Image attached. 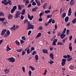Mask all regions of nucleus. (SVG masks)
Wrapping results in <instances>:
<instances>
[{
    "mask_svg": "<svg viewBox=\"0 0 76 76\" xmlns=\"http://www.w3.org/2000/svg\"><path fill=\"white\" fill-rule=\"evenodd\" d=\"M63 58H67V56L66 55H64L63 56Z\"/></svg>",
    "mask_w": 76,
    "mask_h": 76,
    "instance_id": "obj_56",
    "label": "nucleus"
},
{
    "mask_svg": "<svg viewBox=\"0 0 76 76\" xmlns=\"http://www.w3.org/2000/svg\"><path fill=\"white\" fill-rule=\"evenodd\" d=\"M70 30H69L67 29L66 30V35H69V33H70Z\"/></svg>",
    "mask_w": 76,
    "mask_h": 76,
    "instance_id": "obj_38",
    "label": "nucleus"
},
{
    "mask_svg": "<svg viewBox=\"0 0 76 76\" xmlns=\"http://www.w3.org/2000/svg\"><path fill=\"white\" fill-rule=\"evenodd\" d=\"M76 22V18L74 19L72 21V23L75 24Z\"/></svg>",
    "mask_w": 76,
    "mask_h": 76,
    "instance_id": "obj_25",
    "label": "nucleus"
},
{
    "mask_svg": "<svg viewBox=\"0 0 76 76\" xmlns=\"http://www.w3.org/2000/svg\"><path fill=\"white\" fill-rule=\"evenodd\" d=\"M31 71L30 70H29L28 72V74L29 75L31 76Z\"/></svg>",
    "mask_w": 76,
    "mask_h": 76,
    "instance_id": "obj_52",
    "label": "nucleus"
},
{
    "mask_svg": "<svg viewBox=\"0 0 76 76\" xmlns=\"http://www.w3.org/2000/svg\"><path fill=\"white\" fill-rule=\"evenodd\" d=\"M39 22H41V21L42 20V19L41 18H40L39 19Z\"/></svg>",
    "mask_w": 76,
    "mask_h": 76,
    "instance_id": "obj_59",
    "label": "nucleus"
},
{
    "mask_svg": "<svg viewBox=\"0 0 76 76\" xmlns=\"http://www.w3.org/2000/svg\"><path fill=\"white\" fill-rule=\"evenodd\" d=\"M35 60H38V55H36L35 56Z\"/></svg>",
    "mask_w": 76,
    "mask_h": 76,
    "instance_id": "obj_30",
    "label": "nucleus"
},
{
    "mask_svg": "<svg viewBox=\"0 0 76 76\" xmlns=\"http://www.w3.org/2000/svg\"><path fill=\"white\" fill-rule=\"evenodd\" d=\"M52 15H47V18H51V16H52Z\"/></svg>",
    "mask_w": 76,
    "mask_h": 76,
    "instance_id": "obj_46",
    "label": "nucleus"
},
{
    "mask_svg": "<svg viewBox=\"0 0 76 76\" xmlns=\"http://www.w3.org/2000/svg\"><path fill=\"white\" fill-rule=\"evenodd\" d=\"M36 3H37V6H41V2L39 1H37L36 2Z\"/></svg>",
    "mask_w": 76,
    "mask_h": 76,
    "instance_id": "obj_24",
    "label": "nucleus"
},
{
    "mask_svg": "<svg viewBox=\"0 0 76 76\" xmlns=\"http://www.w3.org/2000/svg\"><path fill=\"white\" fill-rule=\"evenodd\" d=\"M20 15V12L19 11H17L16 14L15 15V18H17L18 17V16H19Z\"/></svg>",
    "mask_w": 76,
    "mask_h": 76,
    "instance_id": "obj_6",
    "label": "nucleus"
},
{
    "mask_svg": "<svg viewBox=\"0 0 76 76\" xmlns=\"http://www.w3.org/2000/svg\"><path fill=\"white\" fill-rule=\"evenodd\" d=\"M25 53H26L25 52L24 50H23L22 51V56H24V55H25Z\"/></svg>",
    "mask_w": 76,
    "mask_h": 76,
    "instance_id": "obj_41",
    "label": "nucleus"
},
{
    "mask_svg": "<svg viewBox=\"0 0 76 76\" xmlns=\"http://www.w3.org/2000/svg\"><path fill=\"white\" fill-rule=\"evenodd\" d=\"M12 50V49L10 48H8L6 50V51H9V50Z\"/></svg>",
    "mask_w": 76,
    "mask_h": 76,
    "instance_id": "obj_57",
    "label": "nucleus"
},
{
    "mask_svg": "<svg viewBox=\"0 0 76 76\" xmlns=\"http://www.w3.org/2000/svg\"><path fill=\"white\" fill-rule=\"evenodd\" d=\"M22 48H21L19 49H17V50L16 51H18V53H20L22 51Z\"/></svg>",
    "mask_w": 76,
    "mask_h": 76,
    "instance_id": "obj_23",
    "label": "nucleus"
},
{
    "mask_svg": "<svg viewBox=\"0 0 76 76\" xmlns=\"http://www.w3.org/2000/svg\"><path fill=\"white\" fill-rule=\"evenodd\" d=\"M31 6L32 5H31V4H29L28 6V7H31Z\"/></svg>",
    "mask_w": 76,
    "mask_h": 76,
    "instance_id": "obj_60",
    "label": "nucleus"
},
{
    "mask_svg": "<svg viewBox=\"0 0 76 76\" xmlns=\"http://www.w3.org/2000/svg\"><path fill=\"white\" fill-rule=\"evenodd\" d=\"M45 13H46V14H47L48 13H50V10H46L45 11Z\"/></svg>",
    "mask_w": 76,
    "mask_h": 76,
    "instance_id": "obj_29",
    "label": "nucleus"
},
{
    "mask_svg": "<svg viewBox=\"0 0 76 76\" xmlns=\"http://www.w3.org/2000/svg\"><path fill=\"white\" fill-rule=\"evenodd\" d=\"M7 1V0H4L2 1L1 3H3V4H4V5H7V4H8V1Z\"/></svg>",
    "mask_w": 76,
    "mask_h": 76,
    "instance_id": "obj_9",
    "label": "nucleus"
},
{
    "mask_svg": "<svg viewBox=\"0 0 76 76\" xmlns=\"http://www.w3.org/2000/svg\"><path fill=\"white\" fill-rule=\"evenodd\" d=\"M24 18V16H23V15H21L20 19H21L23 20V19Z\"/></svg>",
    "mask_w": 76,
    "mask_h": 76,
    "instance_id": "obj_43",
    "label": "nucleus"
},
{
    "mask_svg": "<svg viewBox=\"0 0 76 76\" xmlns=\"http://www.w3.org/2000/svg\"><path fill=\"white\" fill-rule=\"evenodd\" d=\"M21 39L23 40H24L25 41V40H26V37H25V36H23L21 37Z\"/></svg>",
    "mask_w": 76,
    "mask_h": 76,
    "instance_id": "obj_31",
    "label": "nucleus"
},
{
    "mask_svg": "<svg viewBox=\"0 0 76 76\" xmlns=\"http://www.w3.org/2000/svg\"><path fill=\"white\" fill-rule=\"evenodd\" d=\"M13 18V15L11 14H10L8 15V19H12Z\"/></svg>",
    "mask_w": 76,
    "mask_h": 76,
    "instance_id": "obj_12",
    "label": "nucleus"
},
{
    "mask_svg": "<svg viewBox=\"0 0 76 76\" xmlns=\"http://www.w3.org/2000/svg\"><path fill=\"white\" fill-rule=\"evenodd\" d=\"M28 18L30 20H32V19L34 18V16L31 15V16L30 15H28Z\"/></svg>",
    "mask_w": 76,
    "mask_h": 76,
    "instance_id": "obj_8",
    "label": "nucleus"
},
{
    "mask_svg": "<svg viewBox=\"0 0 76 76\" xmlns=\"http://www.w3.org/2000/svg\"><path fill=\"white\" fill-rule=\"evenodd\" d=\"M58 28L57 25V24H55V29H57Z\"/></svg>",
    "mask_w": 76,
    "mask_h": 76,
    "instance_id": "obj_54",
    "label": "nucleus"
},
{
    "mask_svg": "<svg viewBox=\"0 0 76 76\" xmlns=\"http://www.w3.org/2000/svg\"><path fill=\"white\" fill-rule=\"evenodd\" d=\"M51 5H50L49 6L48 9L49 10H51Z\"/></svg>",
    "mask_w": 76,
    "mask_h": 76,
    "instance_id": "obj_61",
    "label": "nucleus"
},
{
    "mask_svg": "<svg viewBox=\"0 0 76 76\" xmlns=\"http://www.w3.org/2000/svg\"><path fill=\"white\" fill-rule=\"evenodd\" d=\"M73 68H74V66H71L69 67L70 69H71V70H73Z\"/></svg>",
    "mask_w": 76,
    "mask_h": 76,
    "instance_id": "obj_42",
    "label": "nucleus"
},
{
    "mask_svg": "<svg viewBox=\"0 0 76 76\" xmlns=\"http://www.w3.org/2000/svg\"><path fill=\"white\" fill-rule=\"evenodd\" d=\"M66 59L63 58L62 59L61 62L62 66H64V65L66 64Z\"/></svg>",
    "mask_w": 76,
    "mask_h": 76,
    "instance_id": "obj_5",
    "label": "nucleus"
},
{
    "mask_svg": "<svg viewBox=\"0 0 76 76\" xmlns=\"http://www.w3.org/2000/svg\"><path fill=\"white\" fill-rule=\"evenodd\" d=\"M66 14L65 12L62 14L61 15V16L62 18H65V17H66Z\"/></svg>",
    "mask_w": 76,
    "mask_h": 76,
    "instance_id": "obj_14",
    "label": "nucleus"
},
{
    "mask_svg": "<svg viewBox=\"0 0 76 76\" xmlns=\"http://www.w3.org/2000/svg\"><path fill=\"white\" fill-rule=\"evenodd\" d=\"M15 42L16 44L17 45H20V42H18V40H16L15 41Z\"/></svg>",
    "mask_w": 76,
    "mask_h": 76,
    "instance_id": "obj_22",
    "label": "nucleus"
},
{
    "mask_svg": "<svg viewBox=\"0 0 76 76\" xmlns=\"http://www.w3.org/2000/svg\"><path fill=\"white\" fill-rule=\"evenodd\" d=\"M64 20L65 22H67L69 20V17L66 16L65 18L64 19Z\"/></svg>",
    "mask_w": 76,
    "mask_h": 76,
    "instance_id": "obj_21",
    "label": "nucleus"
},
{
    "mask_svg": "<svg viewBox=\"0 0 76 76\" xmlns=\"http://www.w3.org/2000/svg\"><path fill=\"white\" fill-rule=\"evenodd\" d=\"M67 57H68V58H70V57H71V56H70V55H67Z\"/></svg>",
    "mask_w": 76,
    "mask_h": 76,
    "instance_id": "obj_63",
    "label": "nucleus"
},
{
    "mask_svg": "<svg viewBox=\"0 0 76 76\" xmlns=\"http://www.w3.org/2000/svg\"><path fill=\"white\" fill-rule=\"evenodd\" d=\"M8 4H9V5H12V3H11V1H8Z\"/></svg>",
    "mask_w": 76,
    "mask_h": 76,
    "instance_id": "obj_51",
    "label": "nucleus"
},
{
    "mask_svg": "<svg viewBox=\"0 0 76 76\" xmlns=\"http://www.w3.org/2000/svg\"><path fill=\"white\" fill-rule=\"evenodd\" d=\"M68 13H72V8H71L70 7L69 8Z\"/></svg>",
    "mask_w": 76,
    "mask_h": 76,
    "instance_id": "obj_33",
    "label": "nucleus"
},
{
    "mask_svg": "<svg viewBox=\"0 0 76 76\" xmlns=\"http://www.w3.org/2000/svg\"><path fill=\"white\" fill-rule=\"evenodd\" d=\"M12 9H13L14 10H16L17 9V6H14Z\"/></svg>",
    "mask_w": 76,
    "mask_h": 76,
    "instance_id": "obj_34",
    "label": "nucleus"
},
{
    "mask_svg": "<svg viewBox=\"0 0 76 76\" xmlns=\"http://www.w3.org/2000/svg\"><path fill=\"white\" fill-rule=\"evenodd\" d=\"M66 34H61V39H63L65 37H66Z\"/></svg>",
    "mask_w": 76,
    "mask_h": 76,
    "instance_id": "obj_16",
    "label": "nucleus"
},
{
    "mask_svg": "<svg viewBox=\"0 0 76 76\" xmlns=\"http://www.w3.org/2000/svg\"><path fill=\"white\" fill-rule=\"evenodd\" d=\"M75 3V0H71L70 2V5H73Z\"/></svg>",
    "mask_w": 76,
    "mask_h": 76,
    "instance_id": "obj_15",
    "label": "nucleus"
},
{
    "mask_svg": "<svg viewBox=\"0 0 76 76\" xmlns=\"http://www.w3.org/2000/svg\"><path fill=\"white\" fill-rule=\"evenodd\" d=\"M36 54V51H34L32 53V55H34V54Z\"/></svg>",
    "mask_w": 76,
    "mask_h": 76,
    "instance_id": "obj_55",
    "label": "nucleus"
},
{
    "mask_svg": "<svg viewBox=\"0 0 76 76\" xmlns=\"http://www.w3.org/2000/svg\"><path fill=\"white\" fill-rule=\"evenodd\" d=\"M32 5H33V6H35L37 5V4L36 2H33L32 3Z\"/></svg>",
    "mask_w": 76,
    "mask_h": 76,
    "instance_id": "obj_45",
    "label": "nucleus"
},
{
    "mask_svg": "<svg viewBox=\"0 0 76 76\" xmlns=\"http://www.w3.org/2000/svg\"><path fill=\"white\" fill-rule=\"evenodd\" d=\"M20 44H23V43H24V41H23V40L22 39H21V40H20Z\"/></svg>",
    "mask_w": 76,
    "mask_h": 76,
    "instance_id": "obj_47",
    "label": "nucleus"
},
{
    "mask_svg": "<svg viewBox=\"0 0 76 76\" xmlns=\"http://www.w3.org/2000/svg\"><path fill=\"white\" fill-rule=\"evenodd\" d=\"M57 42V39H55L53 41L52 45H56V43Z\"/></svg>",
    "mask_w": 76,
    "mask_h": 76,
    "instance_id": "obj_7",
    "label": "nucleus"
},
{
    "mask_svg": "<svg viewBox=\"0 0 76 76\" xmlns=\"http://www.w3.org/2000/svg\"><path fill=\"white\" fill-rule=\"evenodd\" d=\"M58 45H63V42H58L57 43Z\"/></svg>",
    "mask_w": 76,
    "mask_h": 76,
    "instance_id": "obj_39",
    "label": "nucleus"
},
{
    "mask_svg": "<svg viewBox=\"0 0 76 76\" xmlns=\"http://www.w3.org/2000/svg\"><path fill=\"white\" fill-rule=\"evenodd\" d=\"M28 23V24H29V23H30L28 21V19H26V20H24V24H25V23Z\"/></svg>",
    "mask_w": 76,
    "mask_h": 76,
    "instance_id": "obj_17",
    "label": "nucleus"
},
{
    "mask_svg": "<svg viewBox=\"0 0 76 76\" xmlns=\"http://www.w3.org/2000/svg\"><path fill=\"white\" fill-rule=\"evenodd\" d=\"M70 25V22H68L66 24V26H69Z\"/></svg>",
    "mask_w": 76,
    "mask_h": 76,
    "instance_id": "obj_53",
    "label": "nucleus"
},
{
    "mask_svg": "<svg viewBox=\"0 0 76 76\" xmlns=\"http://www.w3.org/2000/svg\"><path fill=\"white\" fill-rule=\"evenodd\" d=\"M6 31H7L6 32L7 33H5ZM10 33L9 30L7 31L6 29H3L1 33V35L3 36L4 35V34H5L4 36V38H5V37H8V36L10 35Z\"/></svg>",
    "mask_w": 76,
    "mask_h": 76,
    "instance_id": "obj_1",
    "label": "nucleus"
},
{
    "mask_svg": "<svg viewBox=\"0 0 76 76\" xmlns=\"http://www.w3.org/2000/svg\"><path fill=\"white\" fill-rule=\"evenodd\" d=\"M72 39V36H71L69 37V41H70V40H71Z\"/></svg>",
    "mask_w": 76,
    "mask_h": 76,
    "instance_id": "obj_62",
    "label": "nucleus"
},
{
    "mask_svg": "<svg viewBox=\"0 0 76 76\" xmlns=\"http://www.w3.org/2000/svg\"><path fill=\"white\" fill-rule=\"evenodd\" d=\"M5 19V18H0V21H1V22H3V20H4Z\"/></svg>",
    "mask_w": 76,
    "mask_h": 76,
    "instance_id": "obj_37",
    "label": "nucleus"
},
{
    "mask_svg": "<svg viewBox=\"0 0 76 76\" xmlns=\"http://www.w3.org/2000/svg\"><path fill=\"white\" fill-rule=\"evenodd\" d=\"M38 8V7H35L34 8L32 9V12H35L37 10V9Z\"/></svg>",
    "mask_w": 76,
    "mask_h": 76,
    "instance_id": "obj_19",
    "label": "nucleus"
},
{
    "mask_svg": "<svg viewBox=\"0 0 76 76\" xmlns=\"http://www.w3.org/2000/svg\"><path fill=\"white\" fill-rule=\"evenodd\" d=\"M4 15L3 12H0V16H4Z\"/></svg>",
    "mask_w": 76,
    "mask_h": 76,
    "instance_id": "obj_26",
    "label": "nucleus"
},
{
    "mask_svg": "<svg viewBox=\"0 0 76 76\" xmlns=\"http://www.w3.org/2000/svg\"><path fill=\"white\" fill-rule=\"evenodd\" d=\"M25 10L23 9L22 10L21 14L23 15H25Z\"/></svg>",
    "mask_w": 76,
    "mask_h": 76,
    "instance_id": "obj_18",
    "label": "nucleus"
},
{
    "mask_svg": "<svg viewBox=\"0 0 76 76\" xmlns=\"http://www.w3.org/2000/svg\"><path fill=\"white\" fill-rule=\"evenodd\" d=\"M28 27L27 28V30H29L30 29H33L34 28V25L31 24V23H29L28 24Z\"/></svg>",
    "mask_w": 76,
    "mask_h": 76,
    "instance_id": "obj_2",
    "label": "nucleus"
},
{
    "mask_svg": "<svg viewBox=\"0 0 76 76\" xmlns=\"http://www.w3.org/2000/svg\"><path fill=\"white\" fill-rule=\"evenodd\" d=\"M18 28H19V26H16L15 28V25H14L13 26L10 28V29L11 31H12V30L15 31L16 29H18Z\"/></svg>",
    "mask_w": 76,
    "mask_h": 76,
    "instance_id": "obj_4",
    "label": "nucleus"
},
{
    "mask_svg": "<svg viewBox=\"0 0 76 76\" xmlns=\"http://www.w3.org/2000/svg\"><path fill=\"white\" fill-rule=\"evenodd\" d=\"M8 60L10 62H11V63H14L15 61V60L13 57L9 58Z\"/></svg>",
    "mask_w": 76,
    "mask_h": 76,
    "instance_id": "obj_3",
    "label": "nucleus"
},
{
    "mask_svg": "<svg viewBox=\"0 0 76 76\" xmlns=\"http://www.w3.org/2000/svg\"><path fill=\"white\" fill-rule=\"evenodd\" d=\"M52 22V23H55V20H53Z\"/></svg>",
    "mask_w": 76,
    "mask_h": 76,
    "instance_id": "obj_64",
    "label": "nucleus"
},
{
    "mask_svg": "<svg viewBox=\"0 0 76 76\" xmlns=\"http://www.w3.org/2000/svg\"><path fill=\"white\" fill-rule=\"evenodd\" d=\"M48 63L50 64H52L53 63H54V61H53L50 60V62H48Z\"/></svg>",
    "mask_w": 76,
    "mask_h": 76,
    "instance_id": "obj_40",
    "label": "nucleus"
},
{
    "mask_svg": "<svg viewBox=\"0 0 76 76\" xmlns=\"http://www.w3.org/2000/svg\"><path fill=\"white\" fill-rule=\"evenodd\" d=\"M44 14V11H41V12L39 14V16L40 17V18H41V16L43 15Z\"/></svg>",
    "mask_w": 76,
    "mask_h": 76,
    "instance_id": "obj_11",
    "label": "nucleus"
},
{
    "mask_svg": "<svg viewBox=\"0 0 76 76\" xmlns=\"http://www.w3.org/2000/svg\"><path fill=\"white\" fill-rule=\"evenodd\" d=\"M22 69L23 72H25V67H23L22 68Z\"/></svg>",
    "mask_w": 76,
    "mask_h": 76,
    "instance_id": "obj_48",
    "label": "nucleus"
},
{
    "mask_svg": "<svg viewBox=\"0 0 76 76\" xmlns=\"http://www.w3.org/2000/svg\"><path fill=\"white\" fill-rule=\"evenodd\" d=\"M15 11V10L12 8V9L11 10V13H13V12H14Z\"/></svg>",
    "mask_w": 76,
    "mask_h": 76,
    "instance_id": "obj_44",
    "label": "nucleus"
},
{
    "mask_svg": "<svg viewBox=\"0 0 76 76\" xmlns=\"http://www.w3.org/2000/svg\"><path fill=\"white\" fill-rule=\"evenodd\" d=\"M18 10H22V7H21V5H18Z\"/></svg>",
    "mask_w": 76,
    "mask_h": 76,
    "instance_id": "obj_32",
    "label": "nucleus"
},
{
    "mask_svg": "<svg viewBox=\"0 0 76 76\" xmlns=\"http://www.w3.org/2000/svg\"><path fill=\"white\" fill-rule=\"evenodd\" d=\"M41 36V33H38L37 36L36 37V38H38Z\"/></svg>",
    "mask_w": 76,
    "mask_h": 76,
    "instance_id": "obj_20",
    "label": "nucleus"
},
{
    "mask_svg": "<svg viewBox=\"0 0 76 76\" xmlns=\"http://www.w3.org/2000/svg\"><path fill=\"white\" fill-rule=\"evenodd\" d=\"M72 60V58L70 57L67 59V61L70 62V61H71V60Z\"/></svg>",
    "mask_w": 76,
    "mask_h": 76,
    "instance_id": "obj_36",
    "label": "nucleus"
},
{
    "mask_svg": "<svg viewBox=\"0 0 76 76\" xmlns=\"http://www.w3.org/2000/svg\"><path fill=\"white\" fill-rule=\"evenodd\" d=\"M50 58L52 59V60H54V54L51 53L50 54Z\"/></svg>",
    "mask_w": 76,
    "mask_h": 76,
    "instance_id": "obj_13",
    "label": "nucleus"
},
{
    "mask_svg": "<svg viewBox=\"0 0 76 76\" xmlns=\"http://www.w3.org/2000/svg\"><path fill=\"white\" fill-rule=\"evenodd\" d=\"M39 30H42V27L41 26H40L39 27Z\"/></svg>",
    "mask_w": 76,
    "mask_h": 76,
    "instance_id": "obj_58",
    "label": "nucleus"
},
{
    "mask_svg": "<svg viewBox=\"0 0 76 76\" xmlns=\"http://www.w3.org/2000/svg\"><path fill=\"white\" fill-rule=\"evenodd\" d=\"M27 53L28 54H30V49H28L27 50Z\"/></svg>",
    "mask_w": 76,
    "mask_h": 76,
    "instance_id": "obj_35",
    "label": "nucleus"
},
{
    "mask_svg": "<svg viewBox=\"0 0 76 76\" xmlns=\"http://www.w3.org/2000/svg\"><path fill=\"white\" fill-rule=\"evenodd\" d=\"M66 38H64L63 40H62V42L63 43H64L65 42V41H66Z\"/></svg>",
    "mask_w": 76,
    "mask_h": 76,
    "instance_id": "obj_50",
    "label": "nucleus"
},
{
    "mask_svg": "<svg viewBox=\"0 0 76 76\" xmlns=\"http://www.w3.org/2000/svg\"><path fill=\"white\" fill-rule=\"evenodd\" d=\"M29 3V1L28 0H27L25 1V5L26 6V5H27V4H28V3Z\"/></svg>",
    "mask_w": 76,
    "mask_h": 76,
    "instance_id": "obj_28",
    "label": "nucleus"
},
{
    "mask_svg": "<svg viewBox=\"0 0 76 76\" xmlns=\"http://www.w3.org/2000/svg\"><path fill=\"white\" fill-rule=\"evenodd\" d=\"M31 32H32V31H31L30 30L28 31V35H29L31 34Z\"/></svg>",
    "mask_w": 76,
    "mask_h": 76,
    "instance_id": "obj_49",
    "label": "nucleus"
},
{
    "mask_svg": "<svg viewBox=\"0 0 76 76\" xmlns=\"http://www.w3.org/2000/svg\"><path fill=\"white\" fill-rule=\"evenodd\" d=\"M29 68H30V69H31L32 70V71H34V70H35V68L34 67H33L32 66H29Z\"/></svg>",
    "mask_w": 76,
    "mask_h": 76,
    "instance_id": "obj_27",
    "label": "nucleus"
},
{
    "mask_svg": "<svg viewBox=\"0 0 76 76\" xmlns=\"http://www.w3.org/2000/svg\"><path fill=\"white\" fill-rule=\"evenodd\" d=\"M42 51L44 54H48V50L47 49H43Z\"/></svg>",
    "mask_w": 76,
    "mask_h": 76,
    "instance_id": "obj_10",
    "label": "nucleus"
}]
</instances>
